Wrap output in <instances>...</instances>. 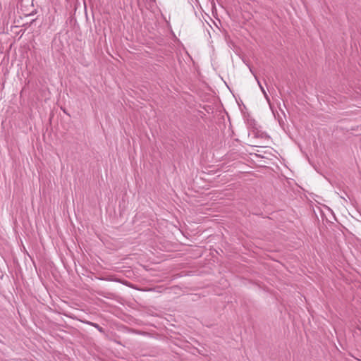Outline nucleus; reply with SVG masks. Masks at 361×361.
I'll list each match as a JSON object with an SVG mask.
<instances>
[{"instance_id":"nucleus-1","label":"nucleus","mask_w":361,"mask_h":361,"mask_svg":"<svg viewBox=\"0 0 361 361\" xmlns=\"http://www.w3.org/2000/svg\"><path fill=\"white\" fill-rule=\"evenodd\" d=\"M258 84H259V87L261 88V90L265 94V91H264V88L261 86V85H260L259 81H258Z\"/></svg>"},{"instance_id":"nucleus-2","label":"nucleus","mask_w":361,"mask_h":361,"mask_svg":"<svg viewBox=\"0 0 361 361\" xmlns=\"http://www.w3.org/2000/svg\"><path fill=\"white\" fill-rule=\"evenodd\" d=\"M94 326L97 327V329H99L100 331H102V328L99 327L98 324H94Z\"/></svg>"}]
</instances>
